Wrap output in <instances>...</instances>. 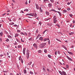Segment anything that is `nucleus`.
Masks as SVG:
<instances>
[{
    "label": "nucleus",
    "instance_id": "36",
    "mask_svg": "<svg viewBox=\"0 0 75 75\" xmlns=\"http://www.w3.org/2000/svg\"><path fill=\"white\" fill-rule=\"evenodd\" d=\"M21 32V30H17V32L20 33Z\"/></svg>",
    "mask_w": 75,
    "mask_h": 75
},
{
    "label": "nucleus",
    "instance_id": "1",
    "mask_svg": "<svg viewBox=\"0 0 75 75\" xmlns=\"http://www.w3.org/2000/svg\"><path fill=\"white\" fill-rule=\"evenodd\" d=\"M46 45V43H45L40 44L39 45L40 48H42L44 47V46H45Z\"/></svg>",
    "mask_w": 75,
    "mask_h": 75
},
{
    "label": "nucleus",
    "instance_id": "45",
    "mask_svg": "<svg viewBox=\"0 0 75 75\" xmlns=\"http://www.w3.org/2000/svg\"><path fill=\"white\" fill-rule=\"evenodd\" d=\"M24 11H28V9H26L24 10Z\"/></svg>",
    "mask_w": 75,
    "mask_h": 75
},
{
    "label": "nucleus",
    "instance_id": "15",
    "mask_svg": "<svg viewBox=\"0 0 75 75\" xmlns=\"http://www.w3.org/2000/svg\"><path fill=\"white\" fill-rule=\"evenodd\" d=\"M52 4H48L49 7H50V8L51 7H52Z\"/></svg>",
    "mask_w": 75,
    "mask_h": 75
},
{
    "label": "nucleus",
    "instance_id": "63",
    "mask_svg": "<svg viewBox=\"0 0 75 75\" xmlns=\"http://www.w3.org/2000/svg\"><path fill=\"white\" fill-rule=\"evenodd\" d=\"M59 14L60 16H62V15L61 14V12L60 13H59Z\"/></svg>",
    "mask_w": 75,
    "mask_h": 75
},
{
    "label": "nucleus",
    "instance_id": "2",
    "mask_svg": "<svg viewBox=\"0 0 75 75\" xmlns=\"http://www.w3.org/2000/svg\"><path fill=\"white\" fill-rule=\"evenodd\" d=\"M35 5L37 10H39L40 8V7H39V5H38L37 4H36V3L35 4Z\"/></svg>",
    "mask_w": 75,
    "mask_h": 75
},
{
    "label": "nucleus",
    "instance_id": "17",
    "mask_svg": "<svg viewBox=\"0 0 75 75\" xmlns=\"http://www.w3.org/2000/svg\"><path fill=\"white\" fill-rule=\"evenodd\" d=\"M39 40H40V41H43V38L42 37H40L39 39Z\"/></svg>",
    "mask_w": 75,
    "mask_h": 75
},
{
    "label": "nucleus",
    "instance_id": "42",
    "mask_svg": "<svg viewBox=\"0 0 75 75\" xmlns=\"http://www.w3.org/2000/svg\"><path fill=\"white\" fill-rule=\"evenodd\" d=\"M57 18H53V21L57 20Z\"/></svg>",
    "mask_w": 75,
    "mask_h": 75
},
{
    "label": "nucleus",
    "instance_id": "39",
    "mask_svg": "<svg viewBox=\"0 0 75 75\" xmlns=\"http://www.w3.org/2000/svg\"><path fill=\"white\" fill-rule=\"evenodd\" d=\"M60 51H57L58 54H59V55H60Z\"/></svg>",
    "mask_w": 75,
    "mask_h": 75
},
{
    "label": "nucleus",
    "instance_id": "58",
    "mask_svg": "<svg viewBox=\"0 0 75 75\" xmlns=\"http://www.w3.org/2000/svg\"><path fill=\"white\" fill-rule=\"evenodd\" d=\"M27 4H28V3H27V1H26V2H25V4L26 5H27Z\"/></svg>",
    "mask_w": 75,
    "mask_h": 75
},
{
    "label": "nucleus",
    "instance_id": "26",
    "mask_svg": "<svg viewBox=\"0 0 75 75\" xmlns=\"http://www.w3.org/2000/svg\"><path fill=\"white\" fill-rule=\"evenodd\" d=\"M54 23H57L58 21V20L57 19L56 20H54Z\"/></svg>",
    "mask_w": 75,
    "mask_h": 75
},
{
    "label": "nucleus",
    "instance_id": "47",
    "mask_svg": "<svg viewBox=\"0 0 75 75\" xmlns=\"http://www.w3.org/2000/svg\"><path fill=\"white\" fill-rule=\"evenodd\" d=\"M70 8H67V10H68V11H69V10H70Z\"/></svg>",
    "mask_w": 75,
    "mask_h": 75
},
{
    "label": "nucleus",
    "instance_id": "44",
    "mask_svg": "<svg viewBox=\"0 0 75 75\" xmlns=\"http://www.w3.org/2000/svg\"><path fill=\"white\" fill-rule=\"evenodd\" d=\"M48 57H49V58H50L51 57V56L50 55H49V54H48Z\"/></svg>",
    "mask_w": 75,
    "mask_h": 75
},
{
    "label": "nucleus",
    "instance_id": "25",
    "mask_svg": "<svg viewBox=\"0 0 75 75\" xmlns=\"http://www.w3.org/2000/svg\"><path fill=\"white\" fill-rule=\"evenodd\" d=\"M38 53H41V52H42V50H39L38 51Z\"/></svg>",
    "mask_w": 75,
    "mask_h": 75
},
{
    "label": "nucleus",
    "instance_id": "31",
    "mask_svg": "<svg viewBox=\"0 0 75 75\" xmlns=\"http://www.w3.org/2000/svg\"><path fill=\"white\" fill-rule=\"evenodd\" d=\"M23 72L24 74H26L27 73V70H24Z\"/></svg>",
    "mask_w": 75,
    "mask_h": 75
},
{
    "label": "nucleus",
    "instance_id": "49",
    "mask_svg": "<svg viewBox=\"0 0 75 75\" xmlns=\"http://www.w3.org/2000/svg\"><path fill=\"white\" fill-rule=\"evenodd\" d=\"M40 34H38L37 36V38H39V37L40 36Z\"/></svg>",
    "mask_w": 75,
    "mask_h": 75
},
{
    "label": "nucleus",
    "instance_id": "57",
    "mask_svg": "<svg viewBox=\"0 0 75 75\" xmlns=\"http://www.w3.org/2000/svg\"><path fill=\"white\" fill-rule=\"evenodd\" d=\"M36 33H38V29L37 30Z\"/></svg>",
    "mask_w": 75,
    "mask_h": 75
},
{
    "label": "nucleus",
    "instance_id": "10",
    "mask_svg": "<svg viewBox=\"0 0 75 75\" xmlns=\"http://www.w3.org/2000/svg\"><path fill=\"white\" fill-rule=\"evenodd\" d=\"M62 47L66 50H67V48L64 45H62Z\"/></svg>",
    "mask_w": 75,
    "mask_h": 75
},
{
    "label": "nucleus",
    "instance_id": "46",
    "mask_svg": "<svg viewBox=\"0 0 75 75\" xmlns=\"http://www.w3.org/2000/svg\"><path fill=\"white\" fill-rule=\"evenodd\" d=\"M14 24V23H9V24H10V25H13V24Z\"/></svg>",
    "mask_w": 75,
    "mask_h": 75
},
{
    "label": "nucleus",
    "instance_id": "21",
    "mask_svg": "<svg viewBox=\"0 0 75 75\" xmlns=\"http://www.w3.org/2000/svg\"><path fill=\"white\" fill-rule=\"evenodd\" d=\"M67 11L65 10H64L63 11V13H67Z\"/></svg>",
    "mask_w": 75,
    "mask_h": 75
},
{
    "label": "nucleus",
    "instance_id": "38",
    "mask_svg": "<svg viewBox=\"0 0 75 75\" xmlns=\"http://www.w3.org/2000/svg\"><path fill=\"white\" fill-rule=\"evenodd\" d=\"M56 40H57V41H59V42H61V40H59L57 38H56Z\"/></svg>",
    "mask_w": 75,
    "mask_h": 75
},
{
    "label": "nucleus",
    "instance_id": "11",
    "mask_svg": "<svg viewBox=\"0 0 75 75\" xmlns=\"http://www.w3.org/2000/svg\"><path fill=\"white\" fill-rule=\"evenodd\" d=\"M7 37L9 39H12L13 38V37L10 35H8Z\"/></svg>",
    "mask_w": 75,
    "mask_h": 75
},
{
    "label": "nucleus",
    "instance_id": "48",
    "mask_svg": "<svg viewBox=\"0 0 75 75\" xmlns=\"http://www.w3.org/2000/svg\"><path fill=\"white\" fill-rule=\"evenodd\" d=\"M32 38L31 37L29 39V41H31V40H32Z\"/></svg>",
    "mask_w": 75,
    "mask_h": 75
},
{
    "label": "nucleus",
    "instance_id": "23",
    "mask_svg": "<svg viewBox=\"0 0 75 75\" xmlns=\"http://www.w3.org/2000/svg\"><path fill=\"white\" fill-rule=\"evenodd\" d=\"M45 13L48 16H49V15H50V13H49V12H48V11H46Z\"/></svg>",
    "mask_w": 75,
    "mask_h": 75
},
{
    "label": "nucleus",
    "instance_id": "51",
    "mask_svg": "<svg viewBox=\"0 0 75 75\" xmlns=\"http://www.w3.org/2000/svg\"><path fill=\"white\" fill-rule=\"evenodd\" d=\"M48 40L49 41H48V44L49 45H50V41L49 40Z\"/></svg>",
    "mask_w": 75,
    "mask_h": 75
},
{
    "label": "nucleus",
    "instance_id": "30",
    "mask_svg": "<svg viewBox=\"0 0 75 75\" xmlns=\"http://www.w3.org/2000/svg\"><path fill=\"white\" fill-rule=\"evenodd\" d=\"M21 48V45L18 46V48Z\"/></svg>",
    "mask_w": 75,
    "mask_h": 75
},
{
    "label": "nucleus",
    "instance_id": "59",
    "mask_svg": "<svg viewBox=\"0 0 75 75\" xmlns=\"http://www.w3.org/2000/svg\"><path fill=\"white\" fill-rule=\"evenodd\" d=\"M57 51H56L55 52V54L56 55H57Z\"/></svg>",
    "mask_w": 75,
    "mask_h": 75
},
{
    "label": "nucleus",
    "instance_id": "27",
    "mask_svg": "<svg viewBox=\"0 0 75 75\" xmlns=\"http://www.w3.org/2000/svg\"><path fill=\"white\" fill-rule=\"evenodd\" d=\"M44 52L45 53H47V49H45L44 50Z\"/></svg>",
    "mask_w": 75,
    "mask_h": 75
},
{
    "label": "nucleus",
    "instance_id": "16",
    "mask_svg": "<svg viewBox=\"0 0 75 75\" xmlns=\"http://www.w3.org/2000/svg\"><path fill=\"white\" fill-rule=\"evenodd\" d=\"M62 74L64 75H67L66 74V72H65L64 71H62Z\"/></svg>",
    "mask_w": 75,
    "mask_h": 75
},
{
    "label": "nucleus",
    "instance_id": "37",
    "mask_svg": "<svg viewBox=\"0 0 75 75\" xmlns=\"http://www.w3.org/2000/svg\"><path fill=\"white\" fill-rule=\"evenodd\" d=\"M50 19H51V18H47V19H45V21H48V20H50Z\"/></svg>",
    "mask_w": 75,
    "mask_h": 75
},
{
    "label": "nucleus",
    "instance_id": "50",
    "mask_svg": "<svg viewBox=\"0 0 75 75\" xmlns=\"http://www.w3.org/2000/svg\"><path fill=\"white\" fill-rule=\"evenodd\" d=\"M41 24H42V23H41V22H40L39 23V24H40V26L41 25Z\"/></svg>",
    "mask_w": 75,
    "mask_h": 75
},
{
    "label": "nucleus",
    "instance_id": "8",
    "mask_svg": "<svg viewBox=\"0 0 75 75\" xmlns=\"http://www.w3.org/2000/svg\"><path fill=\"white\" fill-rule=\"evenodd\" d=\"M3 32H1L0 33V37H3Z\"/></svg>",
    "mask_w": 75,
    "mask_h": 75
},
{
    "label": "nucleus",
    "instance_id": "32",
    "mask_svg": "<svg viewBox=\"0 0 75 75\" xmlns=\"http://www.w3.org/2000/svg\"><path fill=\"white\" fill-rule=\"evenodd\" d=\"M32 64V62H30L28 64V65H31V64Z\"/></svg>",
    "mask_w": 75,
    "mask_h": 75
},
{
    "label": "nucleus",
    "instance_id": "29",
    "mask_svg": "<svg viewBox=\"0 0 75 75\" xmlns=\"http://www.w3.org/2000/svg\"><path fill=\"white\" fill-rule=\"evenodd\" d=\"M52 11H54V12H55V13H57V11H55V10L54 9H52Z\"/></svg>",
    "mask_w": 75,
    "mask_h": 75
},
{
    "label": "nucleus",
    "instance_id": "4",
    "mask_svg": "<svg viewBox=\"0 0 75 75\" xmlns=\"http://www.w3.org/2000/svg\"><path fill=\"white\" fill-rule=\"evenodd\" d=\"M26 55L27 57V59H28L29 58V57H30V54H29V52H27L26 53Z\"/></svg>",
    "mask_w": 75,
    "mask_h": 75
},
{
    "label": "nucleus",
    "instance_id": "41",
    "mask_svg": "<svg viewBox=\"0 0 75 75\" xmlns=\"http://www.w3.org/2000/svg\"><path fill=\"white\" fill-rule=\"evenodd\" d=\"M48 1V0H43V1L45 3H47V1Z\"/></svg>",
    "mask_w": 75,
    "mask_h": 75
},
{
    "label": "nucleus",
    "instance_id": "22",
    "mask_svg": "<svg viewBox=\"0 0 75 75\" xmlns=\"http://www.w3.org/2000/svg\"><path fill=\"white\" fill-rule=\"evenodd\" d=\"M5 41H6L7 42H9V39L8 38H6L5 40Z\"/></svg>",
    "mask_w": 75,
    "mask_h": 75
},
{
    "label": "nucleus",
    "instance_id": "7",
    "mask_svg": "<svg viewBox=\"0 0 75 75\" xmlns=\"http://www.w3.org/2000/svg\"><path fill=\"white\" fill-rule=\"evenodd\" d=\"M25 48H24L23 49V53L24 55H25Z\"/></svg>",
    "mask_w": 75,
    "mask_h": 75
},
{
    "label": "nucleus",
    "instance_id": "35",
    "mask_svg": "<svg viewBox=\"0 0 75 75\" xmlns=\"http://www.w3.org/2000/svg\"><path fill=\"white\" fill-rule=\"evenodd\" d=\"M30 74H32V75H33L34 74V73H33V72L31 71H30Z\"/></svg>",
    "mask_w": 75,
    "mask_h": 75
},
{
    "label": "nucleus",
    "instance_id": "43",
    "mask_svg": "<svg viewBox=\"0 0 75 75\" xmlns=\"http://www.w3.org/2000/svg\"><path fill=\"white\" fill-rule=\"evenodd\" d=\"M59 72L60 74H61V75H62V72H61V71H59Z\"/></svg>",
    "mask_w": 75,
    "mask_h": 75
},
{
    "label": "nucleus",
    "instance_id": "13",
    "mask_svg": "<svg viewBox=\"0 0 75 75\" xmlns=\"http://www.w3.org/2000/svg\"><path fill=\"white\" fill-rule=\"evenodd\" d=\"M39 10V11L41 12V13H42V12H43V11L42 10L41 7H40V8Z\"/></svg>",
    "mask_w": 75,
    "mask_h": 75
},
{
    "label": "nucleus",
    "instance_id": "54",
    "mask_svg": "<svg viewBox=\"0 0 75 75\" xmlns=\"http://www.w3.org/2000/svg\"><path fill=\"white\" fill-rule=\"evenodd\" d=\"M57 17L56 16V15L54 16H53V18H57V17Z\"/></svg>",
    "mask_w": 75,
    "mask_h": 75
},
{
    "label": "nucleus",
    "instance_id": "5",
    "mask_svg": "<svg viewBox=\"0 0 75 75\" xmlns=\"http://www.w3.org/2000/svg\"><path fill=\"white\" fill-rule=\"evenodd\" d=\"M33 17H35V18H36L37 16V14H36V13H33Z\"/></svg>",
    "mask_w": 75,
    "mask_h": 75
},
{
    "label": "nucleus",
    "instance_id": "40",
    "mask_svg": "<svg viewBox=\"0 0 75 75\" xmlns=\"http://www.w3.org/2000/svg\"><path fill=\"white\" fill-rule=\"evenodd\" d=\"M21 42H24V41L23 40V39H22V38H21Z\"/></svg>",
    "mask_w": 75,
    "mask_h": 75
},
{
    "label": "nucleus",
    "instance_id": "56",
    "mask_svg": "<svg viewBox=\"0 0 75 75\" xmlns=\"http://www.w3.org/2000/svg\"><path fill=\"white\" fill-rule=\"evenodd\" d=\"M31 33H29V37H30L31 36Z\"/></svg>",
    "mask_w": 75,
    "mask_h": 75
},
{
    "label": "nucleus",
    "instance_id": "24",
    "mask_svg": "<svg viewBox=\"0 0 75 75\" xmlns=\"http://www.w3.org/2000/svg\"><path fill=\"white\" fill-rule=\"evenodd\" d=\"M67 58L68 59H69V60H70V61H72V59H71V58H70L68 57H67Z\"/></svg>",
    "mask_w": 75,
    "mask_h": 75
},
{
    "label": "nucleus",
    "instance_id": "19",
    "mask_svg": "<svg viewBox=\"0 0 75 75\" xmlns=\"http://www.w3.org/2000/svg\"><path fill=\"white\" fill-rule=\"evenodd\" d=\"M67 51L68 52V53H69V54H70L71 55H72V54H73V53H72V52H69L68 51V50H67Z\"/></svg>",
    "mask_w": 75,
    "mask_h": 75
},
{
    "label": "nucleus",
    "instance_id": "6",
    "mask_svg": "<svg viewBox=\"0 0 75 75\" xmlns=\"http://www.w3.org/2000/svg\"><path fill=\"white\" fill-rule=\"evenodd\" d=\"M47 24L49 26H52V23H47Z\"/></svg>",
    "mask_w": 75,
    "mask_h": 75
},
{
    "label": "nucleus",
    "instance_id": "28",
    "mask_svg": "<svg viewBox=\"0 0 75 75\" xmlns=\"http://www.w3.org/2000/svg\"><path fill=\"white\" fill-rule=\"evenodd\" d=\"M19 61H20V60H21V56L18 57Z\"/></svg>",
    "mask_w": 75,
    "mask_h": 75
},
{
    "label": "nucleus",
    "instance_id": "9",
    "mask_svg": "<svg viewBox=\"0 0 75 75\" xmlns=\"http://www.w3.org/2000/svg\"><path fill=\"white\" fill-rule=\"evenodd\" d=\"M33 46L35 47V48L37 49V45L36 44H34L33 45Z\"/></svg>",
    "mask_w": 75,
    "mask_h": 75
},
{
    "label": "nucleus",
    "instance_id": "55",
    "mask_svg": "<svg viewBox=\"0 0 75 75\" xmlns=\"http://www.w3.org/2000/svg\"><path fill=\"white\" fill-rule=\"evenodd\" d=\"M24 34L26 35H27V33L24 32Z\"/></svg>",
    "mask_w": 75,
    "mask_h": 75
},
{
    "label": "nucleus",
    "instance_id": "18",
    "mask_svg": "<svg viewBox=\"0 0 75 75\" xmlns=\"http://www.w3.org/2000/svg\"><path fill=\"white\" fill-rule=\"evenodd\" d=\"M16 40L17 42H18L19 43H21V41H20L18 39L16 38Z\"/></svg>",
    "mask_w": 75,
    "mask_h": 75
},
{
    "label": "nucleus",
    "instance_id": "53",
    "mask_svg": "<svg viewBox=\"0 0 75 75\" xmlns=\"http://www.w3.org/2000/svg\"><path fill=\"white\" fill-rule=\"evenodd\" d=\"M69 16H70V17H72V16H73V15L71 14H70Z\"/></svg>",
    "mask_w": 75,
    "mask_h": 75
},
{
    "label": "nucleus",
    "instance_id": "20",
    "mask_svg": "<svg viewBox=\"0 0 75 75\" xmlns=\"http://www.w3.org/2000/svg\"><path fill=\"white\" fill-rule=\"evenodd\" d=\"M74 34V33L73 32H71V33H69V35H73V34Z\"/></svg>",
    "mask_w": 75,
    "mask_h": 75
},
{
    "label": "nucleus",
    "instance_id": "60",
    "mask_svg": "<svg viewBox=\"0 0 75 75\" xmlns=\"http://www.w3.org/2000/svg\"><path fill=\"white\" fill-rule=\"evenodd\" d=\"M50 1L51 2V3H53V2H54V0H50Z\"/></svg>",
    "mask_w": 75,
    "mask_h": 75
},
{
    "label": "nucleus",
    "instance_id": "33",
    "mask_svg": "<svg viewBox=\"0 0 75 75\" xmlns=\"http://www.w3.org/2000/svg\"><path fill=\"white\" fill-rule=\"evenodd\" d=\"M20 34L21 35H22H22H25V34H24V33H23V32H21L20 33Z\"/></svg>",
    "mask_w": 75,
    "mask_h": 75
},
{
    "label": "nucleus",
    "instance_id": "14",
    "mask_svg": "<svg viewBox=\"0 0 75 75\" xmlns=\"http://www.w3.org/2000/svg\"><path fill=\"white\" fill-rule=\"evenodd\" d=\"M19 36V34L17 33H16L15 35V37H18Z\"/></svg>",
    "mask_w": 75,
    "mask_h": 75
},
{
    "label": "nucleus",
    "instance_id": "34",
    "mask_svg": "<svg viewBox=\"0 0 75 75\" xmlns=\"http://www.w3.org/2000/svg\"><path fill=\"white\" fill-rule=\"evenodd\" d=\"M21 63L23 64V58H21Z\"/></svg>",
    "mask_w": 75,
    "mask_h": 75
},
{
    "label": "nucleus",
    "instance_id": "64",
    "mask_svg": "<svg viewBox=\"0 0 75 75\" xmlns=\"http://www.w3.org/2000/svg\"><path fill=\"white\" fill-rule=\"evenodd\" d=\"M10 75H13V74L12 73H10Z\"/></svg>",
    "mask_w": 75,
    "mask_h": 75
},
{
    "label": "nucleus",
    "instance_id": "61",
    "mask_svg": "<svg viewBox=\"0 0 75 75\" xmlns=\"http://www.w3.org/2000/svg\"><path fill=\"white\" fill-rule=\"evenodd\" d=\"M57 27H59V28H60V25H59V24H58L57 25Z\"/></svg>",
    "mask_w": 75,
    "mask_h": 75
},
{
    "label": "nucleus",
    "instance_id": "3",
    "mask_svg": "<svg viewBox=\"0 0 75 75\" xmlns=\"http://www.w3.org/2000/svg\"><path fill=\"white\" fill-rule=\"evenodd\" d=\"M33 14H34L33 13H27L26 14V16H30L33 17Z\"/></svg>",
    "mask_w": 75,
    "mask_h": 75
},
{
    "label": "nucleus",
    "instance_id": "52",
    "mask_svg": "<svg viewBox=\"0 0 75 75\" xmlns=\"http://www.w3.org/2000/svg\"><path fill=\"white\" fill-rule=\"evenodd\" d=\"M58 9V10L60 11L61 9V8H59Z\"/></svg>",
    "mask_w": 75,
    "mask_h": 75
},
{
    "label": "nucleus",
    "instance_id": "12",
    "mask_svg": "<svg viewBox=\"0 0 75 75\" xmlns=\"http://www.w3.org/2000/svg\"><path fill=\"white\" fill-rule=\"evenodd\" d=\"M50 40V39L49 38H45L44 39L43 41H47V40Z\"/></svg>",
    "mask_w": 75,
    "mask_h": 75
},
{
    "label": "nucleus",
    "instance_id": "62",
    "mask_svg": "<svg viewBox=\"0 0 75 75\" xmlns=\"http://www.w3.org/2000/svg\"><path fill=\"white\" fill-rule=\"evenodd\" d=\"M8 20H9L10 21H11V20L9 18H8Z\"/></svg>",
    "mask_w": 75,
    "mask_h": 75
}]
</instances>
